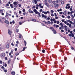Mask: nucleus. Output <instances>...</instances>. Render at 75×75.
Masks as SVG:
<instances>
[{
  "mask_svg": "<svg viewBox=\"0 0 75 75\" xmlns=\"http://www.w3.org/2000/svg\"><path fill=\"white\" fill-rule=\"evenodd\" d=\"M12 24H15V22L14 21V20H13L12 21Z\"/></svg>",
  "mask_w": 75,
  "mask_h": 75,
  "instance_id": "obj_27",
  "label": "nucleus"
},
{
  "mask_svg": "<svg viewBox=\"0 0 75 75\" xmlns=\"http://www.w3.org/2000/svg\"><path fill=\"white\" fill-rule=\"evenodd\" d=\"M41 5H42L41 3L39 4V6L40 7V6H41Z\"/></svg>",
  "mask_w": 75,
  "mask_h": 75,
  "instance_id": "obj_60",
  "label": "nucleus"
},
{
  "mask_svg": "<svg viewBox=\"0 0 75 75\" xmlns=\"http://www.w3.org/2000/svg\"><path fill=\"white\" fill-rule=\"evenodd\" d=\"M42 13H44L45 14H47V13L46 12H44V11H43L42 12Z\"/></svg>",
  "mask_w": 75,
  "mask_h": 75,
  "instance_id": "obj_18",
  "label": "nucleus"
},
{
  "mask_svg": "<svg viewBox=\"0 0 75 75\" xmlns=\"http://www.w3.org/2000/svg\"><path fill=\"white\" fill-rule=\"evenodd\" d=\"M56 28H58V27H59V25H56Z\"/></svg>",
  "mask_w": 75,
  "mask_h": 75,
  "instance_id": "obj_42",
  "label": "nucleus"
},
{
  "mask_svg": "<svg viewBox=\"0 0 75 75\" xmlns=\"http://www.w3.org/2000/svg\"><path fill=\"white\" fill-rule=\"evenodd\" d=\"M62 1V0H57V1L58 2V3H60V2H61Z\"/></svg>",
  "mask_w": 75,
  "mask_h": 75,
  "instance_id": "obj_23",
  "label": "nucleus"
},
{
  "mask_svg": "<svg viewBox=\"0 0 75 75\" xmlns=\"http://www.w3.org/2000/svg\"><path fill=\"white\" fill-rule=\"evenodd\" d=\"M63 14L64 15H67V11H64V12L63 13Z\"/></svg>",
  "mask_w": 75,
  "mask_h": 75,
  "instance_id": "obj_4",
  "label": "nucleus"
},
{
  "mask_svg": "<svg viewBox=\"0 0 75 75\" xmlns=\"http://www.w3.org/2000/svg\"><path fill=\"white\" fill-rule=\"evenodd\" d=\"M11 74H12V75H15L16 74V72L14 71H13L11 72Z\"/></svg>",
  "mask_w": 75,
  "mask_h": 75,
  "instance_id": "obj_6",
  "label": "nucleus"
},
{
  "mask_svg": "<svg viewBox=\"0 0 75 75\" xmlns=\"http://www.w3.org/2000/svg\"><path fill=\"white\" fill-rule=\"evenodd\" d=\"M45 4L46 6H47V7H48V6H50V5H49V4H48L47 3H45Z\"/></svg>",
  "mask_w": 75,
  "mask_h": 75,
  "instance_id": "obj_10",
  "label": "nucleus"
},
{
  "mask_svg": "<svg viewBox=\"0 0 75 75\" xmlns=\"http://www.w3.org/2000/svg\"><path fill=\"white\" fill-rule=\"evenodd\" d=\"M13 4L14 5H17V4H18V3L16 1H15L13 3Z\"/></svg>",
  "mask_w": 75,
  "mask_h": 75,
  "instance_id": "obj_9",
  "label": "nucleus"
},
{
  "mask_svg": "<svg viewBox=\"0 0 75 75\" xmlns=\"http://www.w3.org/2000/svg\"><path fill=\"white\" fill-rule=\"evenodd\" d=\"M5 60H7V57H5Z\"/></svg>",
  "mask_w": 75,
  "mask_h": 75,
  "instance_id": "obj_59",
  "label": "nucleus"
},
{
  "mask_svg": "<svg viewBox=\"0 0 75 75\" xmlns=\"http://www.w3.org/2000/svg\"><path fill=\"white\" fill-rule=\"evenodd\" d=\"M25 50V47H23V51H24Z\"/></svg>",
  "mask_w": 75,
  "mask_h": 75,
  "instance_id": "obj_54",
  "label": "nucleus"
},
{
  "mask_svg": "<svg viewBox=\"0 0 75 75\" xmlns=\"http://www.w3.org/2000/svg\"><path fill=\"white\" fill-rule=\"evenodd\" d=\"M62 10V9L60 8L59 10V9L57 10V11H58V12H59V11H61Z\"/></svg>",
  "mask_w": 75,
  "mask_h": 75,
  "instance_id": "obj_13",
  "label": "nucleus"
},
{
  "mask_svg": "<svg viewBox=\"0 0 75 75\" xmlns=\"http://www.w3.org/2000/svg\"><path fill=\"white\" fill-rule=\"evenodd\" d=\"M36 7H39V5L38 4H36Z\"/></svg>",
  "mask_w": 75,
  "mask_h": 75,
  "instance_id": "obj_63",
  "label": "nucleus"
},
{
  "mask_svg": "<svg viewBox=\"0 0 75 75\" xmlns=\"http://www.w3.org/2000/svg\"><path fill=\"white\" fill-rule=\"evenodd\" d=\"M25 9H23L22 11L23 12H25Z\"/></svg>",
  "mask_w": 75,
  "mask_h": 75,
  "instance_id": "obj_45",
  "label": "nucleus"
},
{
  "mask_svg": "<svg viewBox=\"0 0 75 75\" xmlns=\"http://www.w3.org/2000/svg\"><path fill=\"white\" fill-rule=\"evenodd\" d=\"M4 66L5 67H6L7 66V64L6 63L5 64Z\"/></svg>",
  "mask_w": 75,
  "mask_h": 75,
  "instance_id": "obj_50",
  "label": "nucleus"
},
{
  "mask_svg": "<svg viewBox=\"0 0 75 75\" xmlns=\"http://www.w3.org/2000/svg\"><path fill=\"white\" fill-rule=\"evenodd\" d=\"M8 34H9L10 35L11 37H12V36H11V34H12V31H11L9 29L8 30Z\"/></svg>",
  "mask_w": 75,
  "mask_h": 75,
  "instance_id": "obj_3",
  "label": "nucleus"
},
{
  "mask_svg": "<svg viewBox=\"0 0 75 75\" xmlns=\"http://www.w3.org/2000/svg\"><path fill=\"white\" fill-rule=\"evenodd\" d=\"M35 13V14H38V13H39V12H38V11H36Z\"/></svg>",
  "mask_w": 75,
  "mask_h": 75,
  "instance_id": "obj_33",
  "label": "nucleus"
},
{
  "mask_svg": "<svg viewBox=\"0 0 75 75\" xmlns=\"http://www.w3.org/2000/svg\"><path fill=\"white\" fill-rule=\"evenodd\" d=\"M71 36L72 37H74V34H71Z\"/></svg>",
  "mask_w": 75,
  "mask_h": 75,
  "instance_id": "obj_38",
  "label": "nucleus"
},
{
  "mask_svg": "<svg viewBox=\"0 0 75 75\" xmlns=\"http://www.w3.org/2000/svg\"><path fill=\"white\" fill-rule=\"evenodd\" d=\"M42 52H43V53H45V50H42Z\"/></svg>",
  "mask_w": 75,
  "mask_h": 75,
  "instance_id": "obj_22",
  "label": "nucleus"
},
{
  "mask_svg": "<svg viewBox=\"0 0 75 75\" xmlns=\"http://www.w3.org/2000/svg\"><path fill=\"white\" fill-rule=\"evenodd\" d=\"M19 14H21V11H19Z\"/></svg>",
  "mask_w": 75,
  "mask_h": 75,
  "instance_id": "obj_64",
  "label": "nucleus"
},
{
  "mask_svg": "<svg viewBox=\"0 0 75 75\" xmlns=\"http://www.w3.org/2000/svg\"><path fill=\"white\" fill-rule=\"evenodd\" d=\"M15 55L16 56H17V55H19V53H16Z\"/></svg>",
  "mask_w": 75,
  "mask_h": 75,
  "instance_id": "obj_25",
  "label": "nucleus"
},
{
  "mask_svg": "<svg viewBox=\"0 0 75 75\" xmlns=\"http://www.w3.org/2000/svg\"><path fill=\"white\" fill-rule=\"evenodd\" d=\"M35 8V6H33V7H32V8H33V9L34 8Z\"/></svg>",
  "mask_w": 75,
  "mask_h": 75,
  "instance_id": "obj_32",
  "label": "nucleus"
},
{
  "mask_svg": "<svg viewBox=\"0 0 75 75\" xmlns=\"http://www.w3.org/2000/svg\"><path fill=\"white\" fill-rule=\"evenodd\" d=\"M58 2L57 0L54 2V7L56 8H57L59 7V5H58Z\"/></svg>",
  "mask_w": 75,
  "mask_h": 75,
  "instance_id": "obj_1",
  "label": "nucleus"
},
{
  "mask_svg": "<svg viewBox=\"0 0 75 75\" xmlns=\"http://www.w3.org/2000/svg\"><path fill=\"white\" fill-rule=\"evenodd\" d=\"M1 68H2V69H5V68H4V66H2Z\"/></svg>",
  "mask_w": 75,
  "mask_h": 75,
  "instance_id": "obj_44",
  "label": "nucleus"
},
{
  "mask_svg": "<svg viewBox=\"0 0 75 75\" xmlns=\"http://www.w3.org/2000/svg\"><path fill=\"white\" fill-rule=\"evenodd\" d=\"M18 6L19 7H21V4H18Z\"/></svg>",
  "mask_w": 75,
  "mask_h": 75,
  "instance_id": "obj_52",
  "label": "nucleus"
},
{
  "mask_svg": "<svg viewBox=\"0 0 75 75\" xmlns=\"http://www.w3.org/2000/svg\"><path fill=\"white\" fill-rule=\"evenodd\" d=\"M10 62H11V60L10 59L9 60L8 62V65L10 64Z\"/></svg>",
  "mask_w": 75,
  "mask_h": 75,
  "instance_id": "obj_15",
  "label": "nucleus"
},
{
  "mask_svg": "<svg viewBox=\"0 0 75 75\" xmlns=\"http://www.w3.org/2000/svg\"><path fill=\"white\" fill-rule=\"evenodd\" d=\"M37 11V10H36V9H34L33 10V11L34 12H35Z\"/></svg>",
  "mask_w": 75,
  "mask_h": 75,
  "instance_id": "obj_40",
  "label": "nucleus"
},
{
  "mask_svg": "<svg viewBox=\"0 0 75 75\" xmlns=\"http://www.w3.org/2000/svg\"><path fill=\"white\" fill-rule=\"evenodd\" d=\"M45 16V15H44V14H42V17L43 18H44V16Z\"/></svg>",
  "mask_w": 75,
  "mask_h": 75,
  "instance_id": "obj_30",
  "label": "nucleus"
},
{
  "mask_svg": "<svg viewBox=\"0 0 75 75\" xmlns=\"http://www.w3.org/2000/svg\"><path fill=\"white\" fill-rule=\"evenodd\" d=\"M24 43L25 44V46H26V45H27V42L25 40L24 41Z\"/></svg>",
  "mask_w": 75,
  "mask_h": 75,
  "instance_id": "obj_19",
  "label": "nucleus"
},
{
  "mask_svg": "<svg viewBox=\"0 0 75 75\" xmlns=\"http://www.w3.org/2000/svg\"><path fill=\"white\" fill-rule=\"evenodd\" d=\"M71 50H74V47H71Z\"/></svg>",
  "mask_w": 75,
  "mask_h": 75,
  "instance_id": "obj_56",
  "label": "nucleus"
},
{
  "mask_svg": "<svg viewBox=\"0 0 75 75\" xmlns=\"http://www.w3.org/2000/svg\"><path fill=\"white\" fill-rule=\"evenodd\" d=\"M23 23H24V21L23 22H19V25H21Z\"/></svg>",
  "mask_w": 75,
  "mask_h": 75,
  "instance_id": "obj_12",
  "label": "nucleus"
},
{
  "mask_svg": "<svg viewBox=\"0 0 75 75\" xmlns=\"http://www.w3.org/2000/svg\"><path fill=\"white\" fill-rule=\"evenodd\" d=\"M50 11H51V13H54V11H53L52 10H51Z\"/></svg>",
  "mask_w": 75,
  "mask_h": 75,
  "instance_id": "obj_49",
  "label": "nucleus"
},
{
  "mask_svg": "<svg viewBox=\"0 0 75 75\" xmlns=\"http://www.w3.org/2000/svg\"><path fill=\"white\" fill-rule=\"evenodd\" d=\"M4 22L7 24H9V22H8V21L6 20Z\"/></svg>",
  "mask_w": 75,
  "mask_h": 75,
  "instance_id": "obj_8",
  "label": "nucleus"
},
{
  "mask_svg": "<svg viewBox=\"0 0 75 75\" xmlns=\"http://www.w3.org/2000/svg\"><path fill=\"white\" fill-rule=\"evenodd\" d=\"M40 8H43V6H40Z\"/></svg>",
  "mask_w": 75,
  "mask_h": 75,
  "instance_id": "obj_62",
  "label": "nucleus"
},
{
  "mask_svg": "<svg viewBox=\"0 0 75 75\" xmlns=\"http://www.w3.org/2000/svg\"><path fill=\"white\" fill-rule=\"evenodd\" d=\"M3 63V62L1 60L0 61V64H2Z\"/></svg>",
  "mask_w": 75,
  "mask_h": 75,
  "instance_id": "obj_53",
  "label": "nucleus"
},
{
  "mask_svg": "<svg viewBox=\"0 0 75 75\" xmlns=\"http://www.w3.org/2000/svg\"><path fill=\"white\" fill-rule=\"evenodd\" d=\"M16 32H19V29H16Z\"/></svg>",
  "mask_w": 75,
  "mask_h": 75,
  "instance_id": "obj_24",
  "label": "nucleus"
},
{
  "mask_svg": "<svg viewBox=\"0 0 75 75\" xmlns=\"http://www.w3.org/2000/svg\"><path fill=\"white\" fill-rule=\"evenodd\" d=\"M11 45H12V47H13L14 46V43H13V42H12L11 43Z\"/></svg>",
  "mask_w": 75,
  "mask_h": 75,
  "instance_id": "obj_39",
  "label": "nucleus"
},
{
  "mask_svg": "<svg viewBox=\"0 0 75 75\" xmlns=\"http://www.w3.org/2000/svg\"><path fill=\"white\" fill-rule=\"evenodd\" d=\"M17 5H13V6L14 7H15L16 8V7H17Z\"/></svg>",
  "mask_w": 75,
  "mask_h": 75,
  "instance_id": "obj_21",
  "label": "nucleus"
},
{
  "mask_svg": "<svg viewBox=\"0 0 75 75\" xmlns=\"http://www.w3.org/2000/svg\"><path fill=\"white\" fill-rule=\"evenodd\" d=\"M45 3H47V0H45Z\"/></svg>",
  "mask_w": 75,
  "mask_h": 75,
  "instance_id": "obj_46",
  "label": "nucleus"
},
{
  "mask_svg": "<svg viewBox=\"0 0 75 75\" xmlns=\"http://www.w3.org/2000/svg\"><path fill=\"white\" fill-rule=\"evenodd\" d=\"M67 57H64V59L65 61H66V60H67Z\"/></svg>",
  "mask_w": 75,
  "mask_h": 75,
  "instance_id": "obj_41",
  "label": "nucleus"
},
{
  "mask_svg": "<svg viewBox=\"0 0 75 75\" xmlns=\"http://www.w3.org/2000/svg\"><path fill=\"white\" fill-rule=\"evenodd\" d=\"M57 24H59V21H57Z\"/></svg>",
  "mask_w": 75,
  "mask_h": 75,
  "instance_id": "obj_48",
  "label": "nucleus"
},
{
  "mask_svg": "<svg viewBox=\"0 0 75 75\" xmlns=\"http://www.w3.org/2000/svg\"><path fill=\"white\" fill-rule=\"evenodd\" d=\"M54 16L55 17H57V13H54Z\"/></svg>",
  "mask_w": 75,
  "mask_h": 75,
  "instance_id": "obj_43",
  "label": "nucleus"
},
{
  "mask_svg": "<svg viewBox=\"0 0 75 75\" xmlns=\"http://www.w3.org/2000/svg\"><path fill=\"white\" fill-rule=\"evenodd\" d=\"M34 2H35V4H37L38 2L37 1V0H33Z\"/></svg>",
  "mask_w": 75,
  "mask_h": 75,
  "instance_id": "obj_17",
  "label": "nucleus"
},
{
  "mask_svg": "<svg viewBox=\"0 0 75 75\" xmlns=\"http://www.w3.org/2000/svg\"><path fill=\"white\" fill-rule=\"evenodd\" d=\"M48 2L49 3H51L52 1H51V0H48Z\"/></svg>",
  "mask_w": 75,
  "mask_h": 75,
  "instance_id": "obj_28",
  "label": "nucleus"
},
{
  "mask_svg": "<svg viewBox=\"0 0 75 75\" xmlns=\"http://www.w3.org/2000/svg\"><path fill=\"white\" fill-rule=\"evenodd\" d=\"M51 16H52V17H54V14L53 13H51Z\"/></svg>",
  "mask_w": 75,
  "mask_h": 75,
  "instance_id": "obj_35",
  "label": "nucleus"
},
{
  "mask_svg": "<svg viewBox=\"0 0 75 75\" xmlns=\"http://www.w3.org/2000/svg\"><path fill=\"white\" fill-rule=\"evenodd\" d=\"M60 14H63V13H62V12H59Z\"/></svg>",
  "mask_w": 75,
  "mask_h": 75,
  "instance_id": "obj_57",
  "label": "nucleus"
},
{
  "mask_svg": "<svg viewBox=\"0 0 75 75\" xmlns=\"http://www.w3.org/2000/svg\"><path fill=\"white\" fill-rule=\"evenodd\" d=\"M10 6L12 8H13L14 7H13V5L12 4H10Z\"/></svg>",
  "mask_w": 75,
  "mask_h": 75,
  "instance_id": "obj_14",
  "label": "nucleus"
},
{
  "mask_svg": "<svg viewBox=\"0 0 75 75\" xmlns=\"http://www.w3.org/2000/svg\"><path fill=\"white\" fill-rule=\"evenodd\" d=\"M67 18H71V17L69 15L67 16Z\"/></svg>",
  "mask_w": 75,
  "mask_h": 75,
  "instance_id": "obj_47",
  "label": "nucleus"
},
{
  "mask_svg": "<svg viewBox=\"0 0 75 75\" xmlns=\"http://www.w3.org/2000/svg\"><path fill=\"white\" fill-rule=\"evenodd\" d=\"M46 20H50V18L48 17L47 19H46Z\"/></svg>",
  "mask_w": 75,
  "mask_h": 75,
  "instance_id": "obj_31",
  "label": "nucleus"
},
{
  "mask_svg": "<svg viewBox=\"0 0 75 75\" xmlns=\"http://www.w3.org/2000/svg\"><path fill=\"white\" fill-rule=\"evenodd\" d=\"M40 12H42V9H40Z\"/></svg>",
  "mask_w": 75,
  "mask_h": 75,
  "instance_id": "obj_51",
  "label": "nucleus"
},
{
  "mask_svg": "<svg viewBox=\"0 0 75 75\" xmlns=\"http://www.w3.org/2000/svg\"><path fill=\"white\" fill-rule=\"evenodd\" d=\"M4 56H5V54L2 53L1 54V57L2 58H3V57H4Z\"/></svg>",
  "mask_w": 75,
  "mask_h": 75,
  "instance_id": "obj_5",
  "label": "nucleus"
},
{
  "mask_svg": "<svg viewBox=\"0 0 75 75\" xmlns=\"http://www.w3.org/2000/svg\"><path fill=\"white\" fill-rule=\"evenodd\" d=\"M54 24H55L56 23H57V21H54Z\"/></svg>",
  "mask_w": 75,
  "mask_h": 75,
  "instance_id": "obj_58",
  "label": "nucleus"
},
{
  "mask_svg": "<svg viewBox=\"0 0 75 75\" xmlns=\"http://www.w3.org/2000/svg\"><path fill=\"white\" fill-rule=\"evenodd\" d=\"M47 23L49 24H51V22L50 21H48Z\"/></svg>",
  "mask_w": 75,
  "mask_h": 75,
  "instance_id": "obj_34",
  "label": "nucleus"
},
{
  "mask_svg": "<svg viewBox=\"0 0 75 75\" xmlns=\"http://www.w3.org/2000/svg\"><path fill=\"white\" fill-rule=\"evenodd\" d=\"M6 47L7 48H9V47H10V46H9V44L8 45H7L6 46Z\"/></svg>",
  "mask_w": 75,
  "mask_h": 75,
  "instance_id": "obj_16",
  "label": "nucleus"
},
{
  "mask_svg": "<svg viewBox=\"0 0 75 75\" xmlns=\"http://www.w3.org/2000/svg\"><path fill=\"white\" fill-rule=\"evenodd\" d=\"M6 6H9V4H6Z\"/></svg>",
  "mask_w": 75,
  "mask_h": 75,
  "instance_id": "obj_55",
  "label": "nucleus"
},
{
  "mask_svg": "<svg viewBox=\"0 0 75 75\" xmlns=\"http://www.w3.org/2000/svg\"><path fill=\"white\" fill-rule=\"evenodd\" d=\"M19 38H21V37H22V35L21 34H20L19 35Z\"/></svg>",
  "mask_w": 75,
  "mask_h": 75,
  "instance_id": "obj_11",
  "label": "nucleus"
},
{
  "mask_svg": "<svg viewBox=\"0 0 75 75\" xmlns=\"http://www.w3.org/2000/svg\"><path fill=\"white\" fill-rule=\"evenodd\" d=\"M28 11L29 13H34V12L33 11H31V9L29 10Z\"/></svg>",
  "mask_w": 75,
  "mask_h": 75,
  "instance_id": "obj_7",
  "label": "nucleus"
},
{
  "mask_svg": "<svg viewBox=\"0 0 75 75\" xmlns=\"http://www.w3.org/2000/svg\"><path fill=\"white\" fill-rule=\"evenodd\" d=\"M32 21H36V20L34 19H33L32 20Z\"/></svg>",
  "mask_w": 75,
  "mask_h": 75,
  "instance_id": "obj_36",
  "label": "nucleus"
},
{
  "mask_svg": "<svg viewBox=\"0 0 75 75\" xmlns=\"http://www.w3.org/2000/svg\"><path fill=\"white\" fill-rule=\"evenodd\" d=\"M67 21H64V24H67Z\"/></svg>",
  "mask_w": 75,
  "mask_h": 75,
  "instance_id": "obj_61",
  "label": "nucleus"
},
{
  "mask_svg": "<svg viewBox=\"0 0 75 75\" xmlns=\"http://www.w3.org/2000/svg\"><path fill=\"white\" fill-rule=\"evenodd\" d=\"M4 11H3L2 10H0V12L1 13H2Z\"/></svg>",
  "mask_w": 75,
  "mask_h": 75,
  "instance_id": "obj_29",
  "label": "nucleus"
},
{
  "mask_svg": "<svg viewBox=\"0 0 75 75\" xmlns=\"http://www.w3.org/2000/svg\"><path fill=\"white\" fill-rule=\"evenodd\" d=\"M65 3V2L64 1H62L61 2V4H64V3Z\"/></svg>",
  "mask_w": 75,
  "mask_h": 75,
  "instance_id": "obj_26",
  "label": "nucleus"
},
{
  "mask_svg": "<svg viewBox=\"0 0 75 75\" xmlns=\"http://www.w3.org/2000/svg\"><path fill=\"white\" fill-rule=\"evenodd\" d=\"M38 14L39 17H41V16L40 15V12H38Z\"/></svg>",
  "mask_w": 75,
  "mask_h": 75,
  "instance_id": "obj_37",
  "label": "nucleus"
},
{
  "mask_svg": "<svg viewBox=\"0 0 75 75\" xmlns=\"http://www.w3.org/2000/svg\"><path fill=\"white\" fill-rule=\"evenodd\" d=\"M5 17L6 18H7V19H8V15H6Z\"/></svg>",
  "mask_w": 75,
  "mask_h": 75,
  "instance_id": "obj_20",
  "label": "nucleus"
},
{
  "mask_svg": "<svg viewBox=\"0 0 75 75\" xmlns=\"http://www.w3.org/2000/svg\"><path fill=\"white\" fill-rule=\"evenodd\" d=\"M50 30H52L54 34H57V32H56V30L54 29V28L53 27H51L50 28Z\"/></svg>",
  "mask_w": 75,
  "mask_h": 75,
  "instance_id": "obj_2",
  "label": "nucleus"
}]
</instances>
